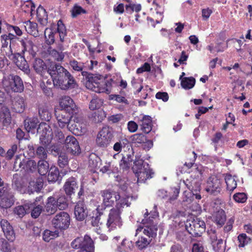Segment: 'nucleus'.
Masks as SVG:
<instances>
[{
    "label": "nucleus",
    "instance_id": "1",
    "mask_svg": "<svg viewBox=\"0 0 252 252\" xmlns=\"http://www.w3.org/2000/svg\"><path fill=\"white\" fill-rule=\"evenodd\" d=\"M69 65L74 71L81 72L82 75L85 78V85L88 89L97 93L110 94L114 82L112 78L108 79L98 74L83 71L84 63L75 59L70 61Z\"/></svg>",
    "mask_w": 252,
    "mask_h": 252
},
{
    "label": "nucleus",
    "instance_id": "2",
    "mask_svg": "<svg viewBox=\"0 0 252 252\" xmlns=\"http://www.w3.org/2000/svg\"><path fill=\"white\" fill-rule=\"evenodd\" d=\"M48 73L52 77L54 85L62 90L75 89L78 86L73 75L59 64L51 65L48 68Z\"/></svg>",
    "mask_w": 252,
    "mask_h": 252
},
{
    "label": "nucleus",
    "instance_id": "3",
    "mask_svg": "<svg viewBox=\"0 0 252 252\" xmlns=\"http://www.w3.org/2000/svg\"><path fill=\"white\" fill-rule=\"evenodd\" d=\"M126 202L125 199H123L119 202H117L114 207L109 210L106 222V226L109 231L121 228L123 226V221L121 215L123 208L126 204Z\"/></svg>",
    "mask_w": 252,
    "mask_h": 252
},
{
    "label": "nucleus",
    "instance_id": "4",
    "mask_svg": "<svg viewBox=\"0 0 252 252\" xmlns=\"http://www.w3.org/2000/svg\"><path fill=\"white\" fill-rule=\"evenodd\" d=\"M13 171H20L25 174H30L35 172L37 170V163L33 160L24 158L21 159L20 155H17L14 160Z\"/></svg>",
    "mask_w": 252,
    "mask_h": 252
},
{
    "label": "nucleus",
    "instance_id": "5",
    "mask_svg": "<svg viewBox=\"0 0 252 252\" xmlns=\"http://www.w3.org/2000/svg\"><path fill=\"white\" fill-rule=\"evenodd\" d=\"M2 85L5 91L21 93L23 91L24 87L23 81L18 75H9L3 77Z\"/></svg>",
    "mask_w": 252,
    "mask_h": 252
},
{
    "label": "nucleus",
    "instance_id": "6",
    "mask_svg": "<svg viewBox=\"0 0 252 252\" xmlns=\"http://www.w3.org/2000/svg\"><path fill=\"white\" fill-rule=\"evenodd\" d=\"M103 198V204L106 207H112L115 202H119L123 199L126 201V206H129L130 203L128 201V196L121 197L119 192H116L111 189H105L101 191Z\"/></svg>",
    "mask_w": 252,
    "mask_h": 252
},
{
    "label": "nucleus",
    "instance_id": "7",
    "mask_svg": "<svg viewBox=\"0 0 252 252\" xmlns=\"http://www.w3.org/2000/svg\"><path fill=\"white\" fill-rule=\"evenodd\" d=\"M205 228V222L199 218L188 220L186 223V230L193 237L200 236Z\"/></svg>",
    "mask_w": 252,
    "mask_h": 252
},
{
    "label": "nucleus",
    "instance_id": "8",
    "mask_svg": "<svg viewBox=\"0 0 252 252\" xmlns=\"http://www.w3.org/2000/svg\"><path fill=\"white\" fill-rule=\"evenodd\" d=\"M53 226L58 230L67 229L70 223V217L68 213L61 212L57 214L51 221Z\"/></svg>",
    "mask_w": 252,
    "mask_h": 252
},
{
    "label": "nucleus",
    "instance_id": "9",
    "mask_svg": "<svg viewBox=\"0 0 252 252\" xmlns=\"http://www.w3.org/2000/svg\"><path fill=\"white\" fill-rule=\"evenodd\" d=\"M114 130L110 126H104L98 133L96 143L99 147L106 148L113 138Z\"/></svg>",
    "mask_w": 252,
    "mask_h": 252
},
{
    "label": "nucleus",
    "instance_id": "10",
    "mask_svg": "<svg viewBox=\"0 0 252 252\" xmlns=\"http://www.w3.org/2000/svg\"><path fill=\"white\" fill-rule=\"evenodd\" d=\"M71 246L74 249H80L86 252H94V241L88 235H85L83 239L76 238L71 242Z\"/></svg>",
    "mask_w": 252,
    "mask_h": 252
},
{
    "label": "nucleus",
    "instance_id": "11",
    "mask_svg": "<svg viewBox=\"0 0 252 252\" xmlns=\"http://www.w3.org/2000/svg\"><path fill=\"white\" fill-rule=\"evenodd\" d=\"M141 223L143 226L140 225L138 227L136 230V234L143 229V233L151 239L153 240L157 237L158 229L157 222L152 220L147 221L146 220H142Z\"/></svg>",
    "mask_w": 252,
    "mask_h": 252
},
{
    "label": "nucleus",
    "instance_id": "12",
    "mask_svg": "<svg viewBox=\"0 0 252 252\" xmlns=\"http://www.w3.org/2000/svg\"><path fill=\"white\" fill-rule=\"evenodd\" d=\"M221 190V181L215 175L210 176L207 181L206 190L215 195L220 193Z\"/></svg>",
    "mask_w": 252,
    "mask_h": 252
},
{
    "label": "nucleus",
    "instance_id": "13",
    "mask_svg": "<svg viewBox=\"0 0 252 252\" xmlns=\"http://www.w3.org/2000/svg\"><path fill=\"white\" fill-rule=\"evenodd\" d=\"M60 110H64L72 114H77L79 110L73 99L68 96H63L60 100Z\"/></svg>",
    "mask_w": 252,
    "mask_h": 252
},
{
    "label": "nucleus",
    "instance_id": "14",
    "mask_svg": "<svg viewBox=\"0 0 252 252\" xmlns=\"http://www.w3.org/2000/svg\"><path fill=\"white\" fill-rule=\"evenodd\" d=\"M74 123L69 126V130L76 135H81L86 131L85 124L81 116L75 115L73 119Z\"/></svg>",
    "mask_w": 252,
    "mask_h": 252
},
{
    "label": "nucleus",
    "instance_id": "15",
    "mask_svg": "<svg viewBox=\"0 0 252 252\" xmlns=\"http://www.w3.org/2000/svg\"><path fill=\"white\" fill-rule=\"evenodd\" d=\"M55 115L59 126L61 128H63L66 126H68L71 119L77 114H72L71 113L67 112L64 110H55Z\"/></svg>",
    "mask_w": 252,
    "mask_h": 252
},
{
    "label": "nucleus",
    "instance_id": "16",
    "mask_svg": "<svg viewBox=\"0 0 252 252\" xmlns=\"http://www.w3.org/2000/svg\"><path fill=\"white\" fill-rule=\"evenodd\" d=\"M65 146L68 152L72 155H78L81 153L79 142L76 138L72 135H69L66 137Z\"/></svg>",
    "mask_w": 252,
    "mask_h": 252
},
{
    "label": "nucleus",
    "instance_id": "17",
    "mask_svg": "<svg viewBox=\"0 0 252 252\" xmlns=\"http://www.w3.org/2000/svg\"><path fill=\"white\" fill-rule=\"evenodd\" d=\"M187 187L189 189L190 192L187 193V195H189V197L195 196L196 199L199 200L201 198V196L197 192L200 191V185L199 182L192 179L191 180L187 179L184 182Z\"/></svg>",
    "mask_w": 252,
    "mask_h": 252
},
{
    "label": "nucleus",
    "instance_id": "18",
    "mask_svg": "<svg viewBox=\"0 0 252 252\" xmlns=\"http://www.w3.org/2000/svg\"><path fill=\"white\" fill-rule=\"evenodd\" d=\"M88 210L84 201H78L74 207V215L79 221L84 220L88 216Z\"/></svg>",
    "mask_w": 252,
    "mask_h": 252
},
{
    "label": "nucleus",
    "instance_id": "19",
    "mask_svg": "<svg viewBox=\"0 0 252 252\" xmlns=\"http://www.w3.org/2000/svg\"><path fill=\"white\" fill-rule=\"evenodd\" d=\"M79 186L77 180L73 177H71L65 181L63 189L68 197L71 198L72 194H74L76 190L78 189Z\"/></svg>",
    "mask_w": 252,
    "mask_h": 252
},
{
    "label": "nucleus",
    "instance_id": "20",
    "mask_svg": "<svg viewBox=\"0 0 252 252\" xmlns=\"http://www.w3.org/2000/svg\"><path fill=\"white\" fill-rule=\"evenodd\" d=\"M13 61L19 69L28 74L30 69L28 63L25 59L24 54L17 53L13 55Z\"/></svg>",
    "mask_w": 252,
    "mask_h": 252
},
{
    "label": "nucleus",
    "instance_id": "21",
    "mask_svg": "<svg viewBox=\"0 0 252 252\" xmlns=\"http://www.w3.org/2000/svg\"><path fill=\"white\" fill-rule=\"evenodd\" d=\"M18 40L20 42L21 47L20 53L25 54L26 52H28L32 58L35 56L36 53L33 49L34 44L31 39L29 38H19V40Z\"/></svg>",
    "mask_w": 252,
    "mask_h": 252
},
{
    "label": "nucleus",
    "instance_id": "22",
    "mask_svg": "<svg viewBox=\"0 0 252 252\" xmlns=\"http://www.w3.org/2000/svg\"><path fill=\"white\" fill-rule=\"evenodd\" d=\"M138 124L140 129L145 133H150L153 127L152 118L149 115H143L141 119H139Z\"/></svg>",
    "mask_w": 252,
    "mask_h": 252
},
{
    "label": "nucleus",
    "instance_id": "23",
    "mask_svg": "<svg viewBox=\"0 0 252 252\" xmlns=\"http://www.w3.org/2000/svg\"><path fill=\"white\" fill-rule=\"evenodd\" d=\"M0 225L6 239L9 241H14L15 239V234L12 226L9 222L3 219L0 221Z\"/></svg>",
    "mask_w": 252,
    "mask_h": 252
},
{
    "label": "nucleus",
    "instance_id": "24",
    "mask_svg": "<svg viewBox=\"0 0 252 252\" xmlns=\"http://www.w3.org/2000/svg\"><path fill=\"white\" fill-rule=\"evenodd\" d=\"M14 201L13 194L7 191L5 189L4 193L0 196V207L5 209L10 208L14 204Z\"/></svg>",
    "mask_w": 252,
    "mask_h": 252
},
{
    "label": "nucleus",
    "instance_id": "25",
    "mask_svg": "<svg viewBox=\"0 0 252 252\" xmlns=\"http://www.w3.org/2000/svg\"><path fill=\"white\" fill-rule=\"evenodd\" d=\"M137 178V181L139 183L145 182L147 179L152 178L154 174L152 169L150 168L149 164H147L145 168L135 173Z\"/></svg>",
    "mask_w": 252,
    "mask_h": 252
},
{
    "label": "nucleus",
    "instance_id": "26",
    "mask_svg": "<svg viewBox=\"0 0 252 252\" xmlns=\"http://www.w3.org/2000/svg\"><path fill=\"white\" fill-rule=\"evenodd\" d=\"M53 132L52 129L48 126V127H45L43 129V132L40 136V143L47 148L50 144L53 139Z\"/></svg>",
    "mask_w": 252,
    "mask_h": 252
},
{
    "label": "nucleus",
    "instance_id": "27",
    "mask_svg": "<svg viewBox=\"0 0 252 252\" xmlns=\"http://www.w3.org/2000/svg\"><path fill=\"white\" fill-rule=\"evenodd\" d=\"M131 142L135 144H141L146 143L149 149L153 147V143L151 140H147V137L143 133H136L130 137Z\"/></svg>",
    "mask_w": 252,
    "mask_h": 252
},
{
    "label": "nucleus",
    "instance_id": "28",
    "mask_svg": "<svg viewBox=\"0 0 252 252\" xmlns=\"http://www.w3.org/2000/svg\"><path fill=\"white\" fill-rule=\"evenodd\" d=\"M65 173H64L62 176L58 168L55 166H52L48 171L47 177L48 181L50 183H55L57 181L60 182L62 180L63 176Z\"/></svg>",
    "mask_w": 252,
    "mask_h": 252
},
{
    "label": "nucleus",
    "instance_id": "29",
    "mask_svg": "<svg viewBox=\"0 0 252 252\" xmlns=\"http://www.w3.org/2000/svg\"><path fill=\"white\" fill-rule=\"evenodd\" d=\"M32 67L36 73L40 75H43L46 71L48 72V68L47 69L46 63L41 59H35L33 62Z\"/></svg>",
    "mask_w": 252,
    "mask_h": 252
},
{
    "label": "nucleus",
    "instance_id": "30",
    "mask_svg": "<svg viewBox=\"0 0 252 252\" xmlns=\"http://www.w3.org/2000/svg\"><path fill=\"white\" fill-rule=\"evenodd\" d=\"M58 209L56 201V196H51L48 197L45 205V212L48 215L54 214Z\"/></svg>",
    "mask_w": 252,
    "mask_h": 252
},
{
    "label": "nucleus",
    "instance_id": "31",
    "mask_svg": "<svg viewBox=\"0 0 252 252\" xmlns=\"http://www.w3.org/2000/svg\"><path fill=\"white\" fill-rule=\"evenodd\" d=\"M36 18L42 27H45L48 23V14L43 7L39 5L36 9Z\"/></svg>",
    "mask_w": 252,
    "mask_h": 252
},
{
    "label": "nucleus",
    "instance_id": "32",
    "mask_svg": "<svg viewBox=\"0 0 252 252\" xmlns=\"http://www.w3.org/2000/svg\"><path fill=\"white\" fill-rule=\"evenodd\" d=\"M12 108L16 113H21L23 112L25 109L24 98L19 96L15 97L12 102Z\"/></svg>",
    "mask_w": 252,
    "mask_h": 252
},
{
    "label": "nucleus",
    "instance_id": "33",
    "mask_svg": "<svg viewBox=\"0 0 252 252\" xmlns=\"http://www.w3.org/2000/svg\"><path fill=\"white\" fill-rule=\"evenodd\" d=\"M24 24L25 30L28 33L34 37L39 35V31L37 23L28 21L25 22Z\"/></svg>",
    "mask_w": 252,
    "mask_h": 252
},
{
    "label": "nucleus",
    "instance_id": "34",
    "mask_svg": "<svg viewBox=\"0 0 252 252\" xmlns=\"http://www.w3.org/2000/svg\"><path fill=\"white\" fill-rule=\"evenodd\" d=\"M103 214L102 209L97 207L90 215L91 219V224L93 226H98L100 223V217Z\"/></svg>",
    "mask_w": 252,
    "mask_h": 252
},
{
    "label": "nucleus",
    "instance_id": "35",
    "mask_svg": "<svg viewBox=\"0 0 252 252\" xmlns=\"http://www.w3.org/2000/svg\"><path fill=\"white\" fill-rule=\"evenodd\" d=\"M16 39L19 40V38L10 33L8 35H1L0 36V40L2 48H7L8 46L9 47H11V42L15 41Z\"/></svg>",
    "mask_w": 252,
    "mask_h": 252
},
{
    "label": "nucleus",
    "instance_id": "36",
    "mask_svg": "<svg viewBox=\"0 0 252 252\" xmlns=\"http://www.w3.org/2000/svg\"><path fill=\"white\" fill-rule=\"evenodd\" d=\"M39 116L41 120L48 122L51 119V113L49 111L48 106L40 105L38 108Z\"/></svg>",
    "mask_w": 252,
    "mask_h": 252
},
{
    "label": "nucleus",
    "instance_id": "37",
    "mask_svg": "<svg viewBox=\"0 0 252 252\" xmlns=\"http://www.w3.org/2000/svg\"><path fill=\"white\" fill-rule=\"evenodd\" d=\"M56 201L60 210H64L68 208V200L67 196L61 194L56 197Z\"/></svg>",
    "mask_w": 252,
    "mask_h": 252
},
{
    "label": "nucleus",
    "instance_id": "38",
    "mask_svg": "<svg viewBox=\"0 0 252 252\" xmlns=\"http://www.w3.org/2000/svg\"><path fill=\"white\" fill-rule=\"evenodd\" d=\"M32 204H25L24 205H19L15 207L14 209V214L18 215L20 218H22L27 213L30 212V208Z\"/></svg>",
    "mask_w": 252,
    "mask_h": 252
},
{
    "label": "nucleus",
    "instance_id": "39",
    "mask_svg": "<svg viewBox=\"0 0 252 252\" xmlns=\"http://www.w3.org/2000/svg\"><path fill=\"white\" fill-rule=\"evenodd\" d=\"M43 182L41 179L38 178L35 181L33 180L29 182V190L32 192H39L43 187Z\"/></svg>",
    "mask_w": 252,
    "mask_h": 252
},
{
    "label": "nucleus",
    "instance_id": "40",
    "mask_svg": "<svg viewBox=\"0 0 252 252\" xmlns=\"http://www.w3.org/2000/svg\"><path fill=\"white\" fill-rule=\"evenodd\" d=\"M132 160L133 159L131 155H126V157L123 156L120 162V169L123 171H126L129 169Z\"/></svg>",
    "mask_w": 252,
    "mask_h": 252
},
{
    "label": "nucleus",
    "instance_id": "41",
    "mask_svg": "<svg viewBox=\"0 0 252 252\" xmlns=\"http://www.w3.org/2000/svg\"><path fill=\"white\" fill-rule=\"evenodd\" d=\"M38 173L42 176L45 175L49 170V165L45 160H39L37 164Z\"/></svg>",
    "mask_w": 252,
    "mask_h": 252
},
{
    "label": "nucleus",
    "instance_id": "42",
    "mask_svg": "<svg viewBox=\"0 0 252 252\" xmlns=\"http://www.w3.org/2000/svg\"><path fill=\"white\" fill-rule=\"evenodd\" d=\"M59 236V232L58 230L51 231L49 229L45 230L42 233L43 240L47 242L54 239Z\"/></svg>",
    "mask_w": 252,
    "mask_h": 252
},
{
    "label": "nucleus",
    "instance_id": "43",
    "mask_svg": "<svg viewBox=\"0 0 252 252\" xmlns=\"http://www.w3.org/2000/svg\"><path fill=\"white\" fill-rule=\"evenodd\" d=\"M215 221L219 227H221L226 221L225 212L221 209L217 211L215 216Z\"/></svg>",
    "mask_w": 252,
    "mask_h": 252
},
{
    "label": "nucleus",
    "instance_id": "44",
    "mask_svg": "<svg viewBox=\"0 0 252 252\" xmlns=\"http://www.w3.org/2000/svg\"><path fill=\"white\" fill-rule=\"evenodd\" d=\"M21 7L23 11L25 13H30L31 15L32 16L35 6L32 0H28L22 3Z\"/></svg>",
    "mask_w": 252,
    "mask_h": 252
},
{
    "label": "nucleus",
    "instance_id": "45",
    "mask_svg": "<svg viewBox=\"0 0 252 252\" xmlns=\"http://www.w3.org/2000/svg\"><path fill=\"white\" fill-rule=\"evenodd\" d=\"M225 181L227 190L232 192L236 188L237 186L236 181L231 175L226 174L225 177Z\"/></svg>",
    "mask_w": 252,
    "mask_h": 252
},
{
    "label": "nucleus",
    "instance_id": "46",
    "mask_svg": "<svg viewBox=\"0 0 252 252\" xmlns=\"http://www.w3.org/2000/svg\"><path fill=\"white\" fill-rule=\"evenodd\" d=\"M47 52L49 55L52 57L55 60L58 62H62L64 59V55L62 51H58L56 49L50 47L48 48Z\"/></svg>",
    "mask_w": 252,
    "mask_h": 252
},
{
    "label": "nucleus",
    "instance_id": "47",
    "mask_svg": "<svg viewBox=\"0 0 252 252\" xmlns=\"http://www.w3.org/2000/svg\"><path fill=\"white\" fill-rule=\"evenodd\" d=\"M57 32L59 34L60 41L63 42L64 37L66 36V30L62 20H59L57 23Z\"/></svg>",
    "mask_w": 252,
    "mask_h": 252
},
{
    "label": "nucleus",
    "instance_id": "48",
    "mask_svg": "<svg viewBox=\"0 0 252 252\" xmlns=\"http://www.w3.org/2000/svg\"><path fill=\"white\" fill-rule=\"evenodd\" d=\"M195 83V79L192 77H184L182 79L181 85L185 89H190L193 88Z\"/></svg>",
    "mask_w": 252,
    "mask_h": 252
},
{
    "label": "nucleus",
    "instance_id": "49",
    "mask_svg": "<svg viewBox=\"0 0 252 252\" xmlns=\"http://www.w3.org/2000/svg\"><path fill=\"white\" fill-rule=\"evenodd\" d=\"M56 32H54L51 29L46 28L44 30V36L46 39V42L48 45H51L55 42V34Z\"/></svg>",
    "mask_w": 252,
    "mask_h": 252
},
{
    "label": "nucleus",
    "instance_id": "50",
    "mask_svg": "<svg viewBox=\"0 0 252 252\" xmlns=\"http://www.w3.org/2000/svg\"><path fill=\"white\" fill-rule=\"evenodd\" d=\"M152 240L150 238H146L144 237H141L136 242V245L139 250H143L147 247Z\"/></svg>",
    "mask_w": 252,
    "mask_h": 252
},
{
    "label": "nucleus",
    "instance_id": "51",
    "mask_svg": "<svg viewBox=\"0 0 252 252\" xmlns=\"http://www.w3.org/2000/svg\"><path fill=\"white\" fill-rule=\"evenodd\" d=\"M238 241L239 242L238 247L243 248L248 245L250 242L251 239L248 237L245 233H241L238 236Z\"/></svg>",
    "mask_w": 252,
    "mask_h": 252
},
{
    "label": "nucleus",
    "instance_id": "52",
    "mask_svg": "<svg viewBox=\"0 0 252 252\" xmlns=\"http://www.w3.org/2000/svg\"><path fill=\"white\" fill-rule=\"evenodd\" d=\"M24 126L26 130L30 132L36 128L37 120L34 119H27L25 120Z\"/></svg>",
    "mask_w": 252,
    "mask_h": 252
},
{
    "label": "nucleus",
    "instance_id": "53",
    "mask_svg": "<svg viewBox=\"0 0 252 252\" xmlns=\"http://www.w3.org/2000/svg\"><path fill=\"white\" fill-rule=\"evenodd\" d=\"M148 164L147 163H144V161L142 159H136L134 162V165L132 167V170L135 173L141 171L143 169L145 168V167Z\"/></svg>",
    "mask_w": 252,
    "mask_h": 252
},
{
    "label": "nucleus",
    "instance_id": "54",
    "mask_svg": "<svg viewBox=\"0 0 252 252\" xmlns=\"http://www.w3.org/2000/svg\"><path fill=\"white\" fill-rule=\"evenodd\" d=\"M12 183V185L19 191H21L24 186L22 179L17 174L13 175Z\"/></svg>",
    "mask_w": 252,
    "mask_h": 252
},
{
    "label": "nucleus",
    "instance_id": "55",
    "mask_svg": "<svg viewBox=\"0 0 252 252\" xmlns=\"http://www.w3.org/2000/svg\"><path fill=\"white\" fill-rule=\"evenodd\" d=\"M87 11L81 6L75 4L71 10V14L72 18H76L81 14H86Z\"/></svg>",
    "mask_w": 252,
    "mask_h": 252
},
{
    "label": "nucleus",
    "instance_id": "56",
    "mask_svg": "<svg viewBox=\"0 0 252 252\" xmlns=\"http://www.w3.org/2000/svg\"><path fill=\"white\" fill-rule=\"evenodd\" d=\"M10 114L9 110L6 107H1L0 109V120L3 122L7 123L10 121Z\"/></svg>",
    "mask_w": 252,
    "mask_h": 252
},
{
    "label": "nucleus",
    "instance_id": "57",
    "mask_svg": "<svg viewBox=\"0 0 252 252\" xmlns=\"http://www.w3.org/2000/svg\"><path fill=\"white\" fill-rule=\"evenodd\" d=\"M103 100L101 99L96 98H93L89 104V108L91 110H94L99 109L102 105Z\"/></svg>",
    "mask_w": 252,
    "mask_h": 252
},
{
    "label": "nucleus",
    "instance_id": "58",
    "mask_svg": "<svg viewBox=\"0 0 252 252\" xmlns=\"http://www.w3.org/2000/svg\"><path fill=\"white\" fill-rule=\"evenodd\" d=\"M68 161V158L65 153H61L58 157V164L61 168L67 166Z\"/></svg>",
    "mask_w": 252,
    "mask_h": 252
},
{
    "label": "nucleus",
    "instance_id": "59",
    "mask_svg": "<svg viewBox=\"0 0 252 252\" xmlns=\"http://www.w3.org/2000/svg\"><path fill=\"white\" fill-rule=\"evenodd\" d=\"M46 148L42 146L37 147L36 151V155L40 160H45L47 158V151Z\"/></svg>",
    "mask_w": 252,
    "mask_h": 252
},
{
    "label": "nucleus",
    "instance_id": "60",
    "mask_svg": "<svg viewBox=\"0 0 252 252\" xmlns=\"http://www.w3.org/2000/svg\"><path fill=\"white\" fill-rule=\"evenodd\" d=\"M233 198L236 202L243 203L247 201L248 196L244 192H238L233 195Z\"/></svg>",
    "mask_w": 252,
    "mask_h": 252
},
{
    "label": "nucleus",
    "instance_id": "61",
    "mask_svg": "<svg viewBox=\"0 0 252 252\" xmlns=\"http://www.w3.org/2000/svg\"><path fill=\"white\" fill-rule=\"evenodd\" d=\"M17 145L14 144L12 145L10 148L7 151L6 153V157L5 158L7 160H10L12 158L15 154L16 153L17 151Z\"/></svg>",
    "mask_w": 252,
    "mask_h": 252
},
{
    "label": "nucleus",
    "instance_id": "62",
    "mask_svg": "<svg viewBox=\"0 0 252 252\" xmlns=\"http://www.w3.org/2000/svg\"><path fill=\"white\" fill-rule=\"evenodd\" d=\"M146 212L144 213V217L143 220H146L147 221L151 220L155 221V219L158 217V213L156 211L153 212H151L150 213H148L147 209L146 210Z\"/></svg>",
    "mask_w": 252,
    "mask_h": 252
},
{
    "label": "nucleus",
    "instance_id": "63",
    "mask_svg": "<svg viewBox=\"0 0 252 252\" xmlns=\"http://www.w3.org/2000/svg\"><path fill=\"white\" fill-rule=\"evenodd\" d=\"M40 85L44 94L46 95L50 96H52L53 95L51 87L50 86H46L44 81H42V82L40 83Z\"/></svg>",
    "mask_w": 252,
    "mask_h": 252
},
{
    "label": "nucleus",
    "instance_id": "64",
    "mask_svg": "<svg viewBox=\"0 0 252 252\" xmlns=\"http://www.w3.org/2000/svg\"><path fill=\"white\" fill-rule=\"evenodd\" d=\"M216 242L213 244V248L215 252H221L224 249L223 248V241L221 239L217 240Z\"/></svg>",
    "mask_w": 252,
    "mask_h": 252
}]
</instances>
